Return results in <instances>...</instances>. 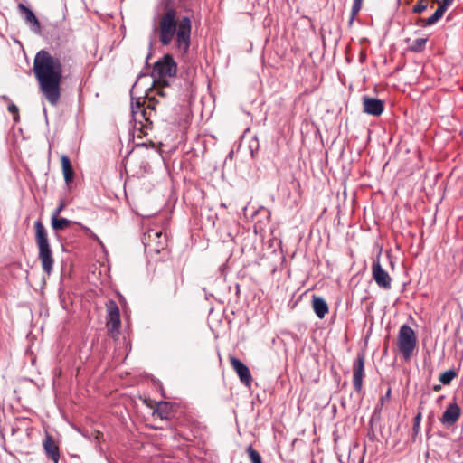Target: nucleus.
<instances>
[{"label": "nucleus", "mask_w": 463, "mask_h": 463, "mask_svg": "<svg viewBox=\"0 0 463 463\" xmlns=\"http://www.w3.org/2000/svg\"><path fill=\"white\" fill-rule=\"evenodd\" d=\"M192 21L190 17L177 16L173 7H166L158 19V39L162 45L168 46L174 42L175 51L185 55L191 45Z\"/></svg>", "instance_id": "obj_1"}, {"label": "nucleus", "mask_w": 463, "mask_h": 463, "mask_svg": "<svg viewBox=\"0 0 463 463\" xmlns=\"http://www.w3.org/2000/svg\"><path fill=\"white\" fill-rule=\"evenodd\" d=\"M62 64L58 57L41 50L34 57L33 73L39 83L41 92L50 104L57 105L61 97Z\"/></svg>", "instance_id": "obj_2"}, {"label": "nucleus", "mask_w": 463, "mask_h": 463, "mask_svg": "<svg viewBox=\"0 0 463 463\" xmlns=\"http://www.w3.org/2000/svg\"><path fill=\"white\" fill-rule=\"evenodd\" d=\"M34 228L35 241L39 250L38 258L41 261L43 272L50 275L53 270L54 258L52 256L47 231L41 221L34 222Z\"/></svg>", "instance_id": "obj_3"}, {"label": "nucleus", "mask_w": 463, "mask_h": 463, "mask_svg": "<svg viewBox=\"0 0 463 463\" xmlns=\"http://www.w3.org/2000/svg\"><path fill=\"white\" fill-rule=\"evenodd\" d=\"M177 72V64L174 61L172 55L165 54L161 59H159L154 65L152 71V77L154 79V90L153 91L156 94H160L162 96L165 95L163 91H158V88L156 87V84L158 82H163L166 84V79L175 77Z\"/></svg>", "instance_id": "obj_4"}, {"label": "nucleus", "mask_w": 463, "mask_h": 463, "mask_svg": "<svg viewBox=\"0 0 463 463\" xmlns=\"http://www.w3.org/2000/svg\"><path fill=\"white\" fill-rule=\"evenodd\" d=\"M142 242L147 254H158L167 246V235L157 226L149 227L143 234Z\"/></svg>", "instance_id": "obj_5"}, {"label": "nucleus", "mask_w": 463, "mask_h": 463, "mask_svg": "<svg viewBox=\"0 0 463 463\" xmlns=\"http://www.w3.org/2000/svg\"><path fill=\"white\" fill-rule=\"evenodd\" d=\"M397 346L403 359L408 361L413 354L417 346V336L415 331L408 325L404 324L400 327Z\"/></svg>", "instance_id": "obj_6"}, {"label": "nucleus", "mask_w": 463, "mask_h": 463, "mask_svg": "<svg viewBox=\"0 0 463 463\" xmlns=\"http://www.w3.org/2000/svg\"><path fill=\"white\" fill-rule=\"evenodd\" d=\"M152 110H154V108H150V105H148L146 109H144L138 101L136 105L132 103V116L135 122V128H138L144 134H146L145 129L151 128Z\"/></svg>", "instance_id": "obj_7"}, {"label": "nucleus", "mask_w": 463, "mask_h": 463, "mask_svg": "<svg viewBox=\"0 0 463 463\" xmlns=\"http://www.w3.org/2000/svg\"><path fill=\"white\" fill-rule=\"evenodd\" d=\"M107 309V328L109 335L112 337H115L120 328L121 320H120V313L119 308L116 301L109 299L106 303Z\"/></svg>", "instance_id": "obj_8"}, {"label": "nucleus", "mask_w": 463, "mask_h": 463, "mask_svg": "<svg viewBox=\"0 0 463 463\" xmlns=\"http://www.w3.org/2000/svg\"><path fill=\"white\" fill-rule=\"evenodd\" d=\"M372 275L376 284L384 289H390L392 287V278L386 270H384L379 260L373 262Z\"/></svg>", "instance_id": "obj_9"}, {"label": "nucleus", "mask_w": 463, "mask_h": 463, "mask_svg": "<svg viewBox=\"0 0 463 463\" xmlns=\"http://www.w3.org/2000/svg\"><path fill=\"white\" fill-rule=\"evenodd\" d=\"M364 355L360 354L353 363V385L356 392H360L363 388V379L364 377Z\"/></svg>", "instance_id": "obj_10"}, {"label": "nucleus", "mask_w": 463, "mask_h": 463, "mask_svg": "<svg viewBox=\"0 0 463 463\" xmlns=\"http://www.w3.org/2000/svg\"><path fill=\"white\" fill-rule=\"evenodd\" d=\"M230 364L232 369L236 372L241 382L246 386H250L252 377L250 369L241 360L234 356L230 357Z\"/></svg>", "instance_id": "obj_11"}, {"label": "nucleus", "mask_w": 463, "mask_h": 463, "mask_svg": "<svg viewBox=\"0 0 463 463\" xmlns=\"http://www.w3.org/2000/svg\"><path fill=\"white\" fill-rule=\"evenodd\" d=\"M363 108L364 113L378 117L383 112L384 104L381 99L364 96L363 98Z\"/></svg>", "instance_id": "obj_12"}, {"label": "nucleus", "mask_w": 463, "mask_h": 463, "mask_svg": "<svg viewBox=\"0 0 463 463\" xmlns=\"http://www.w3.org/2000/svg\"><path fill=\"white\" fill-rule=\"evenodd\" d=\"M43 447L47 458L54 463H58L60 459V449L51 435L47 434L45 436L43 441Z\"/></svg>", "instance_id": "obj_13"}, {"label": "nucleus", "mask_w": 463, "mask_h": 463, "mask_svg": "<svg viewBox=\"0 0 463 463\" xmlns=\"http://www.w3.org/2000/svg\"><path fill=\"white\" fill-rule=\"evenodd\" d=\"M18 9L21 14L24 16L25 23L30 26V28L35 33H40V22L33 14V12L22 3L18 4Z\"/></svg>", "instance_id": "obj_14"}, {"label": "nucleus", "mask_w": 463, "mask_h": 463, "mask_svg": "<svg viewBox=\"0 0 463 463\" xmlns=\"http://www.w3.org/2000/svg\"><path fill=\"white\" fill-rule=\"evenodd\" d=\"M460 416V408L457 403H450L440 419L442 424L451 426L457 422Z\"/></svg>", "instance_id": "obj_15"}, {"label": "nucleus", "mask_w": 463, "mask_h": 463, "mask_svg": "<svg viewBox=\"0 0 463 463\" xmlns=\"http://www.w3.org/2000/svg\"><path fill=\"white\" fill-rule=\"evenodd\" d=\"M312 307L315 314L320 319L324 318L328 313V305L326 300L321 297L314 296L312 299Z\"/></svg>", "instance_id": "obj_16"}, {"label": "nucleus", "mask_w": 463, "mask_h": 463, "mask_svg": "<svg viewBox=\"0 0 463 463\" xmlns=\"http://www.w3.org/2000/svg\"><path fill=\"white\" fill-rule=\"evenodd\" d=\"M61 169L64 176V181L67 184L72 183L74 178V170L71 164L70 158L66 155L61 156Z\"/></svg>", "instance_id": "obj_17"}, {"label": "nucleus", "mask_w": 463, "mask_h": 463, "mask_svg": "<svg viewBox=\"0 0 463 463\" xmlns=\"http://www.w3.org/2000/svg\"><path fill=\"white\" fill-rule=\"evenodd\" d=\"M445 10L443 6H438L437 10L434 12L432 15H430L427 19H420L418 23L419 25L427 27L435 24L445 14Z\"/></svg>", "instance_id": "obj_18"}, {"label": "nucleus", "mask_w": 463, "mask_h": 463, "mask_svg": "<svg viewBox=\"0 0 463 463\" xmlns=\"http://www.w3.org/2000/svg\"><path fill=\"white\" fill-rule=\"evenodd\" d=\"M71 222V221L63 217L58 218L55 215H52V226L56 231L67 229Z\"/></svg>", "instance_id": "obj_19"}, {"label": "nucleus", "mask_w": 463, "mask_h": 463, "mask_svg": "<svg viewBox=\"0 0 463 463\" xmlns=\"http://www.w3.org/2000/svg\"><path fill=\"white\" fill-rule=\"evenodd\" d=\"M427 41H428L427 38L415 39L412 42V43L410 45V50L414 52H420L423 51Z\"/></svg>", "instance_id": "obj_20"}, {"label": "nucleus", "mask_w": 463, "mask_h": 463, "mask_svg": "<svg viewBox=\"0 0 463 463\" xmlns=\"http://www.w3.org/2000/svg\"><path fill=\"white\" fill-rule=\"evenodd\" d=\"M457 376V373L454 370H448L444 373H442L440 375H439V382L444 384V385H448L449 384L452 380Z\"/></svg>", "instance_id": "obj_21"}, {"label": "nucleus", "mask_w": 463, "mask_h": 463, "mask_svg": "<svg viewBox=\"0 0 463 463\" xmlns=\"http://www.w3.org/2000/svg\"><path fill=\"white\" fill-rule=\"evenodd\" d=\"M160 419H167L169 416L168 405L165 402H161L157 405L154 411Z\"/></svg>", "instance_id": "obj_22"}, {"label": "nucleus", "mask_w": 463, "mask_h": 463, "mask_svg": "<svg viewBox=\"0 0 463 463\" xmlns=\"http://www.w3.org/2000/svg\"><path fill=\"white\" fill-rule=\"evenodd\" d=\"M246 451L251 463H262L261 456L256 449L252 448V446H249Z\"/></svg>", "instance_id": "obj_23"}, {"label": "nucleus", "mask_w": 463, "mask_h": 463, "mask_svg": "<svg viewBox=\"0 0 463 463\" xmlns=\"http://www.w3.org/2000/svg\"><path fill=\"white\" fill-rule=\"evenodd\" d=\"M429 5V0H420L413 7L412 12L414 14H421L424 12Z\"/></svg>", "instance_id": "obj_24"}, {"label": "nucleus", "mask_w": 463, "mask_h": 463, "mask_svg": "<svg viewBox=\"0 0 463 463\" xmlns=\"http://www.w3.org/2000/svg\"><path fill=\"white\" fill-rule=\"evenodd\" d=\"M362 3H363V0H354L353 5H352V10H351V19H350L351 23L354 21V19L355 18L357 14L360 12V10L362 8Z\"/></svg>", "instance_id": "obj_25"}, {"label": "nucleus", "mask_w": 463, "mask_h": 463, "mask_svg": "<svg viewBox=\"0 0 463 463\" xmlns=\"http://www.w3.org/2000/svg\"><path fill=\"white\" fill-rule=\"evenodd\" d=\"M421 413L419 412L413 419V438L416 437L420 432V426L421 421Z\"/></svg>", "instance_id": "obj_26"}, {"label": "nucleus", "mask_w": 463, "mask_h": 463, "mask_svg": "<svg viewBox=\"0 0 463 463\" xmlns=\"http://www.w3.org/2000/svg\"><path fill=\"white\" fill-rule=\"evenodd\" d=\"M8 110L12 114H14V119L16 121L18 119V108L14 104H10L8 106Z\"/></svg>", "instance_id": "obj_27"}, {"label": "nucleus", "mask_w": 463, "mask_h": 463, "mask_svg": "<svg viewBox=\"0 0 463 463\" xmlns=\"http://www.w3.org/2000/svg\"><path fill=\"white\" fill-rule=\"evenodd\" d=\"M453 0H441V2L439 3V6H443L444 10L446 11L448 6L452 3Z\"/></svg>", "instance_id": "obj_28"}, {"label": "nucleus", "mask_w": 463, "mask_h": 463, "mask_svg": "<svg viewBox=\"0 0 463 463\" xmlns=\"http://www.w3.org/2000/svg\"><path fill=\"white\" fill-rule=\"evenodd\" d=\"M64 204L61 203L57 209L55 210L53 215L58 216V214L63 210Z\"/></svg>", "instance_id": "obj_29"}, {"label": "nucleus", "mask_w": 463, "mask_h": 463, "mask_svg": "<svg viewBox=\"0 0 463 463\" xmlns=\"http://www.w3.org/2000/svg\"><path fill=\"white\" fill-rule=\"evenodd\" d=\"M390 396H391V389L389 388L387 392H386V394H385V396L382 398V402H383L384 399H389Z\"/></svg>", "instance_id": "obj_30"}, {"label": "nucleus", "mask_w": 463, "mask_h": 463, "mask_svg": "<svg viewBox=\"0 0 463 463\" xmlns=\"http://www.w3.org/2000/svg\"><path fill=\"white\" fill-rule=\"evenodd\" d=\"M440 389H441V386H440L439 384L435 385V386L433 387V390H434L435 392H439Z\"/></svg>", "instance_id": "obj_31"}]
</instances>
